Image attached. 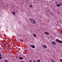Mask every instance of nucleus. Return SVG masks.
<instances>
[{
  "mask_svg": "<svg viewBox=\"0 0 62 62\" xmlns=\"http://www.w3.org/2000/svg\"><path fill=\"white\" fill-rule=\"evenodd\" d=\"M4 46H6V44L5 43L4 45Z\"/></svg>",
  "mask_w": 62,
  "mask_h": 62,
  "instance_id": "nucleus-17",
  "label": "nucleus"
},
{
  "mask_svg": "<svg viewBox=\"0 0 62 62\" xmlns=\"http://www.w3.org/2000/svg\"><path fill=\"white\" fill-rule=\"evenodd\" d=\"M44 46H43V48H47V46H46L45 45H43Z\"/></svg>",
  "mask_w": 62,
  "mask_h": 62,
  "instance_id": "nucleus-5",
  "label": "nucleus"
},
{
  "mask_svg": "<svg viewBox=\"0 0 62 62\" xmlns=\"http://www.w3.org/2000/svg\"><path fill=\"white\" fill-rule=\"evenodd\" d=\"M23 56H24V55H23Z\"/></svg>",
  "mask_w": 62,
  "mask_h": 62,
  "instance_id": "nucleus-25",
  "label": "nucleus"
},
{
  "mask_svg": "<svg viewBox=\"0 0 62 62\" xmlns=\"http://www.w3.org/2000/svg\"><path fill=\"white\" fill-rule=\"evenodd\" d=\"M29 62H32V61L30 60H29Z\"/></svg>",
  "mask_w": 62,
  "mask_h": 62,
  "instance_id": "nucleus-18",
  "label": "nucleus"
},
{
  "mask_svg": "<svg viewBox=\"0 0 62 62\" xmlns=\"http://www.w3.org/2000/svg\"><path fill=\"white\" fill-rule=\"evenodd\" d=\"M60 60V61H61V62H62V60L61 59V60Z\"/></svg>",
  "mask_w": 62,
  "mask_h": 62,
  "instance_id": "nucleus-19",
  "label": "nucleus"
},
{
  "mask_svg": "<svg viewBox=\"0 0 62 62\" xmlns=\"http://www.w3.org/2000/svg\"><path fill=\"white\" fill-rule=\"evenodd\" d=\"M30 22L33 24H37L36 21L33 19L31 18L30 20Z\"/></svg>",
  "mask_w": 62,
  "mask_h": 62,
  "instance_id": "nucleus-1",
  "label": "nucleus"
},
{
  "mask_svg": "<svg viewBox=\"0 0 62 62\" xmlns=\"http://www.w3.org/2000/svg\"><path fill=\"white\" fill-rule=\"evenodd\" d=\"M31 47L32 48H33V49H34L35 48V46H34V45H31Z\"/></svg>",
  "mask_w": 62,
  "mask_h": 62,
  "instance_id": "nucleus-4",
  "label": "nucleus"
},
{
  "mask_svg": "<svg viewBox=\"0 0 62 62\" xmlns=\"http://www.w3.org/2000/svg\"><path fill=\"white\" fill-rule=\"evenodd\" d=\"M56 41L58 42L59 43H62V41L61 40H60L58 39H56Z\"/></svg>",
  "mask_w": 62,
  "mask_h": 62,
  "instance_id": "nucleus-2",
  "label": "nucleus"
},
{
  "mask_svg": "<svg viewBox=\"0 0 62 62\" xmlns=\"http://www.w3.org/2000/svg\"><path fill=\"white\" fill-rule=\"evenodd\" d=\"M12 13L14 15H15V13L14 12H12Z\"/></svg>",
  "mask_w": 62,
  "mask_h": 62,
  "instance_id": "nucleus-9",
  "label": "nucleus"
},
{
  "mask_svg": "<svg viewBox=\"0 0 62 62\" xmlns=\"http://www.w3.org/2000/svg\"><path fill=\"white\" fill-rule=\"evenodd\" d=\"M21 62H24V61H21Z\"/></svg>",
  "mask_w": 62,
  "mask_h": 62,
  "instance_id": "nucleus-20",
  "label": "nucleus"
},
{
  "mask_svg": "<svg viewBox=\"0 0 62 62\" xmlns=\"http://www.w3.org/2000/svg\"><path fill=\"white\" fill-rule=\"evenodd\" d=\"M52 43H53V44H54L55 45L56 44L55 43V42H54L53 41H52Z\"/></svg>",
  "mask_w": 62,
  "mask_h": 62,
  "instance_id": "nucleus-6",
  "label": "nucleus"
},
{
  "mask_svg": "<svg viewBox=\"0 0 62 62\" xmlns=\"http://www.w3.org/2000/svg\"><path fill=\"white\" fill-rule=\"evenodd\" d=\"M2 58H3L2 57L0 56V59H2Z\"/></svg>",
  "mask_w": 62,
  "mask_h": 62,
  "instance_id": "nucleus-12",
  "label": "nucleus"
},
{
  "mask_svg": "<svg viewBox=\"0 0 62 62\" xmlns=\"http://www.w3.org/2000/svg\"><path fill=\"white\" fill-rule=\"evenodd\" d=\"M45 34H46V35H49V33H48V32H45Z\"/></svg>",
  "mask_w": 62,
  "mask_h": 62,
  "instance_id": "nucleus-7",
  "label": "nucleus"
},
{
  "mask_svg": "<svg viewBox=\"0 0 62 62\" xmlns=\"http://www.w3.org/2000/svg\"><path fill=\"white\" fill-rule=\"evenodd\" d=\"M37 62H40V60H37Z\"/></svg>",
  "mask_w": 62,
  "mask_h": 62,
  "instance_id": "nucleus-11",
  "label": "nucleus"
},
{
  "mask_svg": "<svg viewBox=\"0 0 62 62\" xmlns=\"http://www.w3.org/2000/svg\"><path fill=\"white\" fill-rule=\"evenodd\" d=\"M33 35L35 37H37V35L35 34H33Z\"/></svg>",
  "mask_w": 62,
  "mask_h": 62,
  "instance_id": "nucleus-10",
  "label": "nucleus"
},
{
  "mask_svg": "<svg viewBox=\"0 0 62 62\" xmlns=\"http://www.w3.org/2000/svg\"><path fill=\"white\" fill-rule=\"evenodd\" d=\"M16 41L17 42V40H16Z\"/></svg>",
  "mask_w": 62,
  "mask_h": 62,
  "instance_id": "nucleus-26",
  "label": "nucleus"
},
{
  "mask_svg": "<svg viewBox=\"0 0 62 62\" xmlns=\"http://www.w3.org/2000/svg\"><path fill=\"white\" fill-rule=\"evenodd\" d=\"M33 62H37V61L36 60H34L33 61Z\"/></svg>",
  "mask_w": 62,
  "mask_h": 62,
  "instance_id": "nucleus-14",
  "label": "nucleus"
},
{
  "mask_svg": "<svg viewBox=\"0 0 62 62\" xmlns=\"http://www.w3.org/2000/svg\"><path fill=\"white\" fill-rule=\"evenodd\" d=\"M0 56H2V55H1V54H0Z\"/></svg>",
  "mask_w": 62,
  "mask_h": 62,
  "instance_id": "nucleus-23",
  "label": "nucleus"
},
{
  "mask_svg": "<svg viewBox=\"0 0 62 62\" xmlns=\"http://www.w3.org/2000/svg\"><path fill=\"white\" fill-rule=\"evenodd\" d=\"M30 8H32V5H30Z\"/></svg>",
  "mask_w": 62,
  "mask_h": 62,
  "instance_id": "nucleus-13",
  "label": "nucleus"
},
{
  "mask_svg": "<svg viewBox=\"0 0 62 62\" xmlns=\"http://www.w3.org/2000/svg\"><path fill=\"white\" fill-rule=\"evenodd\" d=\"M5 61L6 62H8V61L7 60H5Z\"/></svg>",
  "mask_w": 62,
  "mask_h": 62,
  "instance_id": "nucleus-15",
  "label": "nucleus"
},
{
  "mask_svg": "<svg viewBox=\"0 0 62 62\" xmlns=\"http://www.w3.org/2000/svg\"><path fill=\"white\" fill-rule=\"evenodd\" d=\"M60 5H62V4L61 3V2L60 4H59Z\"/></svg>",
  "mask_w": 62,
  "mask_h": 62,
  "instance_id": "nucleus-16",
  "label": "nucleus"
},
{
  "mask_svg": "<svg viewBox=\"0 0 62 62\" xmlns=\"http://www.w3.org/2000/svg\"><path fill=\"white\" fill-rule=\"evenodd\" d=\"M60 32L61 34V33L62 32V31H60Z\"/></svg>",
  "mask_w": 62,
  "mask_h": 62,
  "instance_id": "nucleus-21",
  "label": "nucleus"
},
{
  "mask_svg": "<svg viewBox=\"0 0 62 62\" xmlns=\"http://www.w3.org/2000/svg\"><path fill=\"white\" fill-rule=\"evenodd\" d=\"M57 7H59L60 6V4H58L57 5H56Z\"/></svg>",
  "mask_w": 62,
  "mask_h": 62,
  "instance_id": "nucleus-8",
  "label": "nucleus"
},
{
  "mask_svg": "<svg viewBox=\"0 0 62 62\" xmlns=\"http://www.w3.org/2000/svg\"><path fill=\"white\" fill-rule=\"evenodd\" d=\"M55 3H56V4H57V2H55Z\"/></svg>",
  "mask_w": 62,
  "mask_h": 62,
  "instance_id": "nucleus-22",
  "label": "nucleus"
},
{
  "mask_svg": "<svg viewBox=\"0 0 62 62\" xmlns=\"http://www.w3.org/2000/svg\"><path fill=\"white\" fill-rule=\"evenodd\" d=\"M61 34L62 35V33H61Z\"/></svg>",
  "mask_w": 62,
  "mask_h": 62,
  "instance_id": "nucleus-24",
  "label": "nucleus"
},
{
  "mask_svg": "<svg viewBox=\"0 0 62 62\" xmlns=\"http://www.w3.org/2000/svg\"><path fill=\"white\" fill-rule=\"evenodd\" d=\"M19 60H23V59H24V58H23L21 56L20 57H19Z\"/></svg>",
  "mask_w": 62,
  "mask_h": 62,
  "instance_id": "nucleus-3",
  "label": "nucleus"
}]
</instances>
